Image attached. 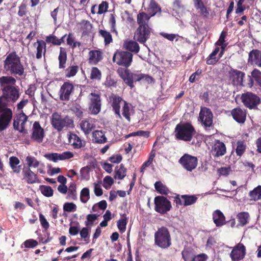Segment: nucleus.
I'll return each mask as SVG.
<instances>
[{"mask_svg": "<svg viewBox=\"0 0 261 261\" xmlns=\"http://www.w3.org/2000/svg\"><path fill=\"white\" fill-rule=\"evenodd\" d=\"M45 41V42L50 43L55 45H59L60 42L58 41V38L56 36L52 35L48 36L46 37Z\"/></svg>", "mask_w": 261, "mask_h": 261, "instance_id": "58", "label": "nucleus"}, {"mask_svg": "<svg viewBox=\"0 0 261 261\" xmlns=\"http://www.w3.org/2000/svg\"><path fill=\"white\" fill-rule=\"evenodd\" d=\"M37 45V53H36V58L40 59L42 58V55L44 56L45 55L46 51V43L42 40H37L36 42L34 43V46Z\"/></svg>", "mask_w": 261, "mask_h": 261, "instance_id": "31", "label": "nucleus"}, {"mask_svg": "<svg viewBox=\"0 0 261 261\" xmlns=\"http://www.w3.org/2000/svg\"><path fill=\"white\" fill-rule=\"evenodd\" d=\"M89 63L96 65L102 59V53L99 50H92L89 53Z\"/></svg>", "mask_w": 261, "mask_h": 261, "instance_id": "30", "label": "nucleus"}, {"mask_svg": "<svg viewBox=\"0 0 261 261\" xmlns=\"http://www.w3.org/2000/svg\"><path fill=\"white\" fill-rule=\"evenodd\" d=\"M154 245L162 249H167L171 245V235L166 227L159 228L154 233Z\"/></svg>", "mask_w": 261, "mask_h": 261, "instance_id": "4", "label": "nucleus"}, {"mask_svg": "<svg viewBox=\"0 0 261 261\" xmlns=\"http://www.w3.org/2000/svg\"><path fill=\"white\" fill-rule=\"evenodd\" d=\"M90 98V102L89 105V109L91 113L96 115L99 113L101 110V99L100 95L95 93H91Z\"/></svg>", "mask_w": 261, "mask_h": 261, "instance_id": "17", "label": "nucleus"}, {"mask_svg": "<svg viewBox=\"0 0 261 261\" xmlns=\"http://www.w3.org/2000/svg\"><path fill=\"white\" fill-rule=\"evenodd\" d=\"M129 103L126 101H123V105L122 107V115L125 118V119L129 122H130V108Z\"/></svg>", "mask_w": 261, "mask_h": 261, "instance_id": "49", "label": "nucleus"}, {"mask_svg": "<svg viewBox=\"0 0 261 261\" xmlns=\"http://www.w3.org/2000/svg\"><path fill=\"white\" fill-rule=\"evenodd\" d=\"M248 63L261 67V51L256 49L250 51L248 55Z\"/></svg>", "mask_w": 261, "mask_h": 261, "instance_id": "21", "label": "nucleus"}, {"mask_svg": "<svg viewBox=\"0 0 261 261\" xmlns=\"http://www.w3.org/2000/svg\"><path fill=\"white\" fill-rule=\"evenodd\" d=\"M178 162L187 171L191 172L196 168L198 159L195 156L185 153L179 159Z\"/></svg>", "mask_w": 261, "mask_h": 261, "instance_id": "10", "label": "nucleus"}, {"mask_svg": "<svg viewBox=\"0 0 261 261\" xmlns=\"http://www.w3.org/2000/svg\"><path fill=\"white\" fill-rule=\"evenodd\" d=\"M213 219L217 227H221L226 223L224 214L219 210L213 213Z\"/></svg>", "mask_w": 261, "mask_h": 261, "instance_id": "29", "label": "nucleus"}, {"mask_svg": "<svg viewBox=\"0 0 261 261\" xmlns=\"http://www.w3.org/2000/svg\"><path fill=\"white\" fill-rule=\"evenodd\" d=\"M28 119V117L21 111L13 119V125L14 129L18 130L22 134H27L28 130L25 128V123Z\"/></svg>", "mask_w": 261, "mask_h": 261, "instance_id": "11", "label": "nucleus"}, {"mask_svg": "<svg viewBox=\"0 0 261 261\" xmlns=\"http://www.w3.org/2000/svg\"><path fill=\"white\" fill-rule=\"evenodd\" d=\"M154 188L158 193L162 195H167L170 192L168 188L160 181L155 182Z\"/></svg>", "mask_w": 261, "mask_h": 261, "instance_id": "44", "label": "nucleus"}, {"mask_svg": "<svg viewBox=\"0 0 261 261\" xmlns=\"http://www.w3.org/2000/svg\"><path fill=\"white\" fill-rule=\"evenodd\" d=\"M249 78L247 86L251 88L254 85L253 80L256 82L257 85L261 87V71L256 68H254L251 72V76L248 75Z\"/></svg>", "mask_w": 261, "mask_h": 261, "instance_id": "24", "label": "nucleus"}, {"mask_svg": "<svg viewBox=\"0 0 261 261\" xmlns=\"http://www.w3.org/2000/svg\"><path fill=\"white\" fill-rule=\"evenodd\" d=\"M154 202V210L162 215L166 214L172 207L171 202L163 196H156Z\"/></svg>", "mask_w": 261, "mask_h": 261, "instance_id": "7", "label": "nucleus"}, {"mask_svg": "<svg viewBox=\"0 0 261 261\" xmlns=\"http://www.w3.org/2000/svg\"><path fill=\"white\" fill-rule=\"evenodd\" d=\"M115 179L122 180L126 175V169L124 167L123 164H121L119 166H117L115 169Z\"/></svg>", "mask_w": 261, "mask_h": 261, "instance_id": "38", "label": "nucleus"}, {"mask_svg": "<svg viewBox=\"0 0 261 261\" xmlns=\"http://www.w3.org/2000/svg\"><path fill=\"white\" fill-rule=\"evenodd\" d=\"M133 55L127 51L117 50L113 57V61L116 64L128 68L133 62Z\"/></svg>", "mask_w": 261, "mask_h": 261, "instance_id": "6", "label": "nucleus"}, {"mask_svg": "<svg viewBox=\"0 0 261 261\" xmlns=\"http://www.w3.org/2000/svg\"><path fill=\"white\" fill-rule=\"evenodd\" d=\"M26 161L29 167H34L36 168L39 165V162L33 156H28L26 158Z\"/></svg>", "mask_w": 261, "mask_h": 261, "instance_id": "51", "label": "nucleus"}, {"mask_svg": "<svg viewBox=\"0 0 261 261\" xmlns=\"http://www.w3.org/2000/svg\"><path fill=\"white\" fill-rule=\"evenodd\" d=\"M241 99L244 106L250 109L255 108L260 102L259 96L250 92L242 94Z\"/></svg>", "mask_w": 261, "mask_h": 261, "instance_id": "9", "label": "nucleus"}, {"mask_svg": "<svg viewBox=\"0 0 261 261\" xmlns=\"http://www.w3.org/2000/svg\"><path fill=\"white\" fill-rule=\"evenodd\" d=\"M80 225L79 223H77L76 226H72L70 224V227L69 229V233L71 236H75L80 232Z\"/></svg>", "mask_w": 261, "mask_h": 261, "instance_id": "61", "label": "nucleus"}, {"mask_svg": "<svg viewBox=\"0 0 261 261\" xmlns=\"http://www.w3.org/2000/svg\"><path fill=\"white\" fill-rule=\"evenodd\" d=\"M233 119L240 124H243L246 120L247 111L245 109L237 107L231 111Z\"/></svg>", "mask_w": 261, "mask_h": 261, "instance_id": "20", "label": "nucleus"}, {"mask_svg": "<svg viewBox=\"0 0 261 261\" xmlns=\"http://www.w3.org/2000/svg\"><path fill=\"white\" fill-rule=\"evenodd\" d=\"M194 2L196 9L199 10L200 15L204 17H207L210 13L203 2L201 0H194Z\"/></svg>", "mask_w": 261, "mask_h": 261, "instance_id": "36", "label": "nucleus"}, {"mask_svg": "<svg viewBox=\"0 0 261 261\" xmlns=\"http://www.w3.org/2000/svg\"><path fill=\"white\" fill-rule=\"evenodd\" d=\"M208 258V256L204 253H201L195 256L192 258V261H206Z\"/></svg>", "mask_w": 261, "mask_h": 261, "instance_id": "64", "label": "nucleus"}, {"mask_svg": "<svg viewBox=\"0 0 261 261\" xmlns=\"http://www.w3.org/2000/svg\"><path fill=\"white\" fill-rule=\"evenodd\" d=\"M181 198L184 201L183 205L184 206H189L195 203L198 199L194 195H182Z\"/></svg>", "mask_w": 261, "mask_h": 261, "instance_id": "41", "label": "nucleus"}, {"mask_svg": "<svg viewBox=\"0 0 261 261\" xmlns=\"http://www.w3.org/2000/svg\"><path fill=\"white\" fill-rule=\"evenodd\" d=\"M160 35L165 38L171 41H173L177 37H179V35L177 34H168L164 32L161 33Z\"/></svg>", "mask_w": 261, "mask_h": 261, "instance_id": "62", "label": "nucleus"}, {"mask_svg": "<svg viewBox=\"0 0 261 261\" xmlns=\"http://www.w3.org/2000/svg\"><path fill=\"white\" fill-rule=\"evenodd\" d=\"M250 201H257L261 200V186L259 185L248 193Z\"/></svg>", "mask_w": 261, "mask_h": 261, "instance_id": "37", "label": "nucleus"}, {"mask_svg": "<svg viewBox=\"0 0 261 261\" xmlns=\"http://www.w3.org/2000/svg\"><path fill=\"white\" fill-rule=\"evenodd\" d=\"M9 163L13 172L19 173L21 171V166H18L20 161L16 156H12L9 158Z\"/></svg>", "mask_w": 261, "mask_h": 261, "instance_id": "39", "label": "nucleus"}, {"mask_svg": "<svg viewBox=\"0 0 261 261\" xmlns=\"http://www.w3.org/2000/svg\"><path fill=\"white\" fill-rule=\"evenodd\" d=\"M174 136L177 140L191 141L196 133L194 126L190 122H180L174 129Z\"/></svg>", "mask_w": 261, "mask_h": 261, "instance_id": "3", "label": "nucleus"}, {"mask_svg": "<svg viewBox=\"0 0 261 261\" xmlns=\"http://www.w3.org/2000/svg\"><path fill=\"white\" fill-rule=\"evenodd\" d=\"M212 150L214 153V156L218 157L222 156L226 153V147L223 142L217 140L212 147Z\"/></svg>", "mask_w": 261, "mask_h": 261, "instance_id": "23", "label": "nucleus"}, {"mask_svg": "<svg viewBox=\"0 0 261 261\" xmlns=\"http://www.w3.org/2000/svg\"><path fill=\"white\" fill-rule=\"evenodd\" d=\"M123 47L126 51L131 53L138 54L140 51V46L135 41L126 40L123 44Z\"/></svg>", "mask_w": 261, "mask_h": 261, "instance_id": "27", "label": "nucleus"}, {"mask_svg": "<svg viewBox=\"0 0 261 261\" xmlns=\"http://www.w3.org/2000/svg\"><path fill=\"white\" fill-rule=\"evenodd\" d=\"M44 156L54 162H57L58 160H60V154L57 153H46L44 154Z\"/></svg>", "mask_w": 261, "mask_h": 261, "instance_id": "57", "label": "nucleus"}, {"mask_svg": "<svg viewBox=\"0 0 261 261\" xmlns=\"http://www.w3.org/2000/svg\"><path fill=\"white\" fill-rule=\"evenodd\" d=\"M69 142L74 149H80L84 147L86 145V142L82 140L75 134L71 133L68 137Z\"/></svg>", "mask_w": 261, "mask_h": 261, "instance_id": "25", "label": "nucleus"}, {"mask_svg": "<svg viewBox=\"0 0 261 261\" xmlns=\"http://www.w3.org/2000/svg\"><path fill=\"white\" fill-rule=\"evenodd\" d=\"M38 242L34 239H29L23 242L25 248H34L38 245Z\"/></svg>", "mask_w": 261, "mask_h": 261, "instance_id": "59", "label": "nucleus"}, {"mask_svg": "<svg viewBox=\"0 0 261 261\" xmlns=\"http://www.w3.org/2000/svg\"><path fill=\"white\" fill-rule=\"evenodd\" d=\"M109 8V3L107 1H102L98 6V14H102L107 12Z\"/></svg>", "mask_w": 261, "mask_h": 261, "instance_id": "54", "label": "nucleus"}, {"mask_svg": "<svg viewBox=\"0 0 261 261\" xmlns=\"http://www.w3.org/2000/svg\"><path fill=\"white\" fill-rule=\"evenodd\" d=\"M22 172L23 179L28 184H33L41 182L38 175L33 172L30 168L23 169Z\"/></svg>", "mask_w": 261, "mask_h": 261, "instance_id": "22", "label": "nucleus"}, {"mask_svg": "<svg viewBox=\"0 0 261 261\" xmlns=\"http://www.w3.org/2000/svg\"><path fill=\"white\" fill-rule=\"evenodd\" d=\"M0 96V132L7 129L13 118V111L10 108L18 99L19 89L15 86H8L1 89Z\"/></svg>", "mask_w": 261, "mask_h": 261, "instance_id": "1", "label": "nucleus"}, {"mask_svg": "<svg viewBox=\"0 0 261 261\" xmlns=\"http://www.w3.org/2000/svg\"><path fill=\"white\" fill-rule=\"evenodd\" d=\"M32 131L31 139L38 143H41L45 137V132L44 129L41 126L39 122H34Z\"/></svg>", "mask_w": 261, "mask_h": 261, "instance_id": "15", "label": "nucleus"}, {"mask_svg": "<svg viewBox=\"0 0 261 261\" xmlns=\"http://www.w3.org/2000/svg\"><path fill=\"white\" fill-rule=\"evenodd\" d=\"M219 47H216L213 51L208 56L206 61L207 65H214L219 61V58H217L216 56L219 53Z\"/></svg>", "mask_w": 261, "mask_h": 261, "instance_id": "43", "label": "nucleus"}, {"mask_svg": "<svg viewBox=\"0 0 261 261\" xmlns=\"http://www.w3.org/2000/svg\"><path fill=\"white\" fill-rule=\"evenodd\" d=\"M39 189L41 193L46 197H51L54 194V191L53 189L48 186L41 185L39 187Z\"/></svg>", "mask_w": 261, "mask_h": 261, "instance_id": "48", "label": "nucleus"}, {"mask_svg": "<svg viewBox=\"0 0 261 261\" xmlns=\"http://www.w3.org/2000/svg\"><path fill=\"white\" fill-rule=\"evenodd\" d=\"M121 216L122 218L118 220L117 223L118 228L120 232L123 233L126 230L127 219L125 214H123Z\"/></svg>", "mask_w": 261, "mask_h": 261, "instance_id": "45", "label": "nucleus"}, {"mask_svg": "<svg viewBox=\"0 0 261 261\" xmlns=\"http://www.w3.org/2000/svg\"><path fill=\"white\" fill-rule=\"evenodd\" d=\"M4 68L7 72L15 76H21L24 74V66L15 51L7 55L4 61Z\"/></svg>", "mask_w": 261, "mask_h": 261, "instance_id": "2", "label": "nucleus"}, {"mask_svg": "<svg viewBox=\"0 0 261 261\" xmlns=\"http://www.w3.org/2000/svg\"><path fill=\"white\" fill-rule=\"evenodd\" d=\"M80 125L81 129L86 135L89 134L95 128V121L92 119L82 120Z\"/></svg>", "mask_w": 261, "mask_h": 261, "instance_id": "26", "label": "nucleus"}, {"mask_svg": "<svg viewBox=\"0 0 261 261\" xmlns=\"http://www.w3.org/2000/svg\"><path fill=\"white\" fill-rule=\"evenodd\" d=\"M67 197L69 199L76 200L77 197L76 185L75 182L70 183L67 191Z\"/></svg>", "mask_w": 261, "mask_h": 261, "instance_id": "42", "label": "nucleus"}, {"mask_svg": "<svg viewBox=\"0 0 261 261\" xmlns=\"http://www.w3.org/2000/svg\"><path fill=\"white\" fill-rule=\"evenodd\" d=\"M76 205L73 202H66L63 205L64 212H72L76 210Z\"/></svg>", "mask_w": 261, "mask_h": 261, "instance_id": "53", "label": "nucleus"}, {"mask_svg": "<svg viewBox=\"0 0 261 261\" xmlns=\"http://www.w3.org/2000/svg\"><path fill=\"white\" fill-rule=\"evenodd\" d=\"M90 168L87 166L82 167L80 170V174L82 179H86L89 176Z\"/></svg>", "mask_w": 261, "mask_h": 261, "instance_id": "63", "label": "nucleus"}, {"mask_svg": "<svg viewBox=\"0 0 261 261\" xmlns=\"http://www.w3.org/2000/svg\"><path fill=\"white\" fill-rule=\"evenodd\" d=\"M98 35L104 39V43L105 45H109L113 42L112 35L107 30L100 29L98 31Z\"/></svg>", "mask_w": 261, "mask_h": 261, "instance_id": "40", "label": "nucleus"}, {"mask_svg": "<svg viewBox=\"0 0 261 261\" xmlns=\"http://www.w3.org/2000/svg\"><path fill=\"white\" fill-rule=\"evenodd\" d=\"M199 119L205 128L213 127V114L210 109L201 107Z\"/></svg>", "mask_w": 261, "mask_h": 261, "instance_id": "12", "label": "nucleus"}, {"mask_svg": "<svg viewBox=\"0 0 261 261\" xmlns=\"http://www.w3.org/2000/svg\"><path fill=\"white\" fill-rule=\"evenodd\" d=\"M51 125L58 132H61L65 127H72L73 126V121L68 116L62 117L58 113L52 114Z\"/></svg>", "mask_w": 261, "mask_h": 261, "instance_id": "5", "label": "nucleus"}, {"mask_svg": "<svg viewBox=\"0 0 261 261\" xmlns=\"http://www.w3.org/2000/svg\"><path fill=\"white\" fill-rule=\"evenodd\" d=\"M109 23L111 26V31L112 33H117L116 29V18L115 15L114 14H111L109 20Z\"/></svg>", "mask_w": 261, "mask_h": 261, "instance_id": "56", "label": "nucleus"}, {"mask_svg": "<svg viewBox=\"0 0 261 261\" xmlns=\"http://www.w3.org/2000/svg\"><path fill=\"white\" fill-rule=\"evenodd\" d=\"M79 70V67L77 65H70L65 71V76L66 77H71L75 76Z\"/></svg>", "mask_w": 261, "mask_h": 261, "instance_id": "46", "label": "nucleus"}, {"mask_svg": "<svg viewBox=\"0 0 261 261\" xmlns=\"http://www.w3.org/2000/svg\"><path fill=\"white\" fill-rule=\"evenodd\" d=\"M92 140L93 142L98 144H104L107 142V138L105 132L96 130L92 133Z\"/></svg>", "mask_w": 261, "mask_h": 261, "instance_id": "32", "label": "nucleus"}, {"mask_svg": "<svg viewBox=\"0 0 261 261\" xmlns=\"http://www.w3.org/2000/svg\"><path fill=\"white\" fill-rule=\"evenodd\" d=\"M90 199V191L88 188H83L80 193V200L82 202L85 203Z\"/></svg>", "mask_w": 261, "mask_h": 261, "instance_id": "50", "label": "nucleus"}, {"mask_svg": "<svg viewBox=\"0 0 261 261\" xmlns=\"http://www.w3.org/2000/svg\"><path fill=\"white\" fill-rule=\"evenodd\" d=\"M101 76V73L98 68L93 67L92 68L90 74V78L92 80H100Z\"/></svg>", "mask_w": 261, "mask_h": 261, "instance_id": "52", "label": "nucleus"}, {"mask_svg": "<svg viewBox=\"0 0 261 261\" xmlns=\"http://www.w3.org/2000/svg\"><path fill=\"white\" fill-rule=\"evenodd\" d=\"M245 76V72L231 67L230 68V70L227 73L228 79L233 86H244V79Z\"/></svg>", "mask_w": 261, "mask_h": 261, "instance_id": "8", "label": "nucleus"}, {"mask_svg": "<svg viewBox=\"0 0 261 261\" xmlns=\"http://www.w3.org/2000/svg\"><path fill=\"white\" fill-rule=\"evenodd\" d=\"M237 219L238 221L236 227H244L249 224L250 216L248 212H242L237 215Z\"/></svg>", "mask_w": 261, "mask_h": 261, "instance_id": "28", "label": "nucleus"}, {"mask_svg": "<svg viewBox=\"0 0 261 261\" xmlns=\"http://www.w3.org/2000/svg\"><path fill=\"white\" fill-rule=\"evenodd\" d=\"M150 18V16L149 15L142 12L137 15V21L139 26L149 27L148 22Z\"/></svg>", "mask_w": 261, "mask_h": 261, "instance_id": "34", "label": "nucleus"}, {"mask_svg": "<svg viewBox=\"0 0 261 261\" xmlns=\"http://www.w3.org/2000/svg\"><path fill=\"white\" fill-rule=\"evenodd\" d=\"M150 30L149 27L139 26L135 32L134 37L139 42L144 44L150 37Z\"/></svg>", "mask_w": 261, "mask_h": 261, "instance_id": "16", "label": "nucleus"}, {"mask_svg": "<svg viewBox=\"0 0 261 261\" xmlns=\"http://www.w3.org/2000/svg\"><path fill=\"white\" fill-rule=\"evenodd\" d=\"M39 219L42 227L46 230L49 227V223L41 213L39 214Z\"/></svg>", "mask_w": 261, "mask_h": 261, "instance_id": "60", "label": "nucleus"}, {"mask_svg": "<svg viewBox=\"0 0 261 261\" xmlns=\"http://www.w3.org/2000/svg\"><path fill=\"white\" fill-rule=\"evenodd\" d=\"M16 82V79L12 76H2L0 77L1 89L8 86H14Z\"/></svg>", "mask_w": 261, "mask_h": 261, "instance_id": "33", "label": "nucleus"}, {"mask_svg": "<svg viewBox=\"0 0 261 261\" xmlns=\"http://www.w3.org/2000/svg\"><path fill=\"white\" fill-rule=\"evenodd\" d=\"M67 60V55L66 49L61 47L60 48V53L58 57L59 68L60 69H64L66 67V63Z\"/></svg>", "mask_w": 261, "mask_h": 261, "instance_id": "35", "label": "nucleus"}, {"mask_svg": "<svg viewBox=\"0 0 261 261\" xmlns=\"http://www.w3.org/2000/svg\"><path fill=\"white\" fill-rule=\"evenodd\" d=\"M246 149V145L244 141L239 140L237 142L236 152L238 156H241L245 152Z\"/></svg>", "mask_w": 261, "mask_h": 261, "instance_id": "47", "label": "nucleus"}, {"mask_svg": "<svg viewBox=\"0 0 261 261\" xmlns=\"http://www.w3.org/2000/svg\"><path fill=\"white\" fill-rule=\"evenodd\" d=\"M80 234L81 238L83 239L87 243L89 242V230L87 227H83L80 231Z\"/></svg>", "mask_w": 261, "mask_h": 261, "instance_id": "55", "label": "nucleus"}, {"mask_svg": "<svg viewBox=\"0 0 261 261\" xmlns=\"http://www.w3.org/2000/svg\"><path fill=\"white\" fill-rule=\"evenodd\" d=\"M74 87L73 84L69 81L65 82L61 86L59 91L60 99L62 101H68L70 96L73 93Z\"/></svg>", "mask_w": 261, "mask_h": 261, "instance_id": "13", "label": "nucleus"}, {"mask_svg": "<svg viewBox=\"0 0 261 261\" xmlns=\"http://www.w3.org/2000/svg\"><path fill=\"white\" fill-rule=\"evenodd\" d=\"M246 254V248L245 246L239 243L232 249L230 256L232 261H239L242 259Z\"/></svg>", "mask_w": 261, "mask_h": 261, "instance_id": "18", "label": "nucleus"}, {"mask_svg": "<svg viewBox=\"0 0 261 261\" xmlns=\"http://www.w3.org/2000/svg\"><path fill=\"white\" fill-rule=\"evenodd\" d=\"M125 101L117 95L112 94L109 96V103L112 107L113 111L119 118H121L120 114V103Z\"/></svg>", "mask_w": 261, "mask_h": 261, "instance_id": "19", "label": "nucleus"}, {"mask_svg": "<svg viewBox=\"0 0 261 261\" xmlns=\"http://www.w3.org/2000/svg\"><path fill=\"white\" fill-rule=\"evenodd\" d=\"M116 72L123 80V82L131 89L135 87L134 84V73H132L127 68L119 67Z\"/></svg>", "mask_w": 261, "mask_h": 261, "instance_id": "14", "label": "nucleus"}]
</instances>
